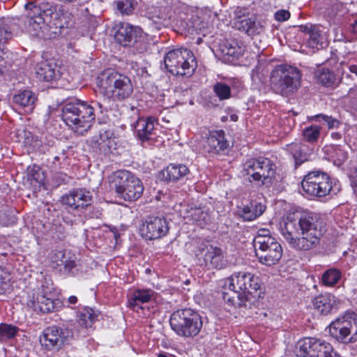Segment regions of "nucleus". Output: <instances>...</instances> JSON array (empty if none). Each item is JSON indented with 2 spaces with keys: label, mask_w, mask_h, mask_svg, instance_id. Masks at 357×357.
I'll list each match as a JSON object with an SVG mask.
<instances>
[{
  "label": "nucleus",
  "mask_w": 357,
  "mask_h": 357,
  "mask_svg": "<svg viewBox=\"0 0 357 357\" xmlns=\"http://www.w3.org/2000/svg\"><path fill=\"white\" fill-rule=\"evenodd\" d=\"M325 231L324 221L314 213L288 216L281 227L283 237L296 250L306 251L316 248Z\"/></svg>",
  "instance_id": "f257e3e1"
},
{
  "label": "nucleus",
  "mask_w": 357,
  "mask_h": 357,
  "mask_svg": "<svg viewBox=\"0 0 357 357\" xmlns=\"http://www.w3.org/2000/svg\"><path fill=\"white\" fill-rule=\"evenodd\" d=\"M25 9L26 15L20 21L24 23V29L33 36L48 38L57 33L58 28L63 27V10L54 2H41L38 5L29 2Z\"/></svg>",
  "instance_id": "f03ea898"
},
{
  "label": "nucleus",
  "mask_w": 357,
  "mask_h": 357,
  "mask_svg": "<svg viewBox=\"0 0 357 357\" xmlns=\"http://www.w3.org/2000/svg\"><path fill=\"white\" fill-rule=\"evenodd\" d=\"M98 85L104 96L117 102L128 100L134 91L131 79L112 68L105 70L100 74Z\"/></svg>",
  "instance_id": "7ed1b4c3"
},
{
  "label": "nucleus",
  "mask_w": 357,
  "mask_h": 357,
  "mask_svg": "<svg viewBox=\"0 0 357 357\" xmlns=\"http://www.w3.org/2000/svg\"><path fill=\"white\" fill-rule=\"evenodd\" d=\"M62 118L73 130L83 135L90 129L95 120L94 108L86 102L71 100L65 103Z\"/></svg>",
  "instance_id": "20e7f679"
},
{
  "label": "nucleus",
  "mask_w": 357,
  "mask_h": 357,
  "mask_svg": "<svg viewBox=\"0 0 357 357\" xmlns=\"http://www.w3.org/2000/svg\"><path fill=\"white\" fill-rule=\"evenodd\" d=\"M302 74L299 69L289 65H278L271 73L273 90L282 96L295 93L301 86Z\"/></svg>",
  "instance_id": "39448f33"
},
{
  "label": "nucleus",
  "mask_w": 357,
  "mask_h": 357,
  "mask_svg": "<svg viewBox=\"0 0 357 357\" xmlns=\"http://www.w3.org/2000/svg\"><path fill=\"white\" fill-rule=\"evenodd\" d=\"M172 329L183 337H194L200 332L203 323L200 315L186 308L174 312L169 319Z\"/></svg>",
  "instance_id": "423d86ee"
},
{
  "label": "nucleus",
  "mask_w": 357,
  "mask_h": 357,
  "mask_svg": "<svg viewBox=\"0 0 357 357\" xmlns=\"http://www.w3.org/2000/svg\"><path fill=\"white\" fill-rule=\"evenodd\" d=\"M110 183L111 188L114 190L117 196L126 201L138 199L144 191L142 181L126 170H119L114 173Z\"/></svg>",
  "instance_id": "0eeeda50"
},
{
  "label": "nucleus",
  "mask_w": 357,
  "mask_h": 357,
  "mask_svg": "<svg viewBox=\"0 0 357 357\" xmlns=\"http://www.w3.org/2000/svg\"><path fill=\"white\" fill-rule=\"evenodd\" d=\"M165 68L173 75L191 76L197 68L193 53L186 48L169 51L164 57Z\"/></svg>",
  "instance_id": "6e6552de"
},
{
  "label": "nucleus",
  "mask_w": 357,
  "mask_h": 357,
  "mask_svg": "<svg viewBox=\"0 0 357 357\" xmlns=\"http://www.w3.org/2000/svg\"><path fill=\"white\" fill-rule=\"evenodd\" d=\"M303 190L309 195L324 197L328 195H335L340 190L335 183L332 185L328 174L320 171H313L305 175L301 183Z\"/></svg>",
  "instance_id": "1a4fd4ad"
},
{
  "label": "nucleus",
  "mask_w": 357,
  "mask_h": 357,
  "mask_svg": "<svg viewBox=\"0 0 357 357\" xmlns=\"http://www.w3.org/2000/svg\"><path fill=\"white\" fill-rule=\"evenodd\" d=\"M243 171L250 181H254L269 186L275 178L276 167L268 158L250 159L245 162Z\"/></svg>",
  "instance_id": "9d476101"
},
{
  "label": "nucleus",
  "mask_w": 357,
  "mask_h": 357,
  "mask_svg": "<svg viewBox=\"0 0 357 357\" xmlns=\"http://www.w3.org/2000/svg\"><path fill=\"white\" fill-rule=\"evenodd\" d=\"M114 38L124 47H134L138 53H142L147 49L142 29L129 23L121 22L117 26Z\"/></svg>",
  "instance_id": "9b49d317"
},
{
  "label": "nucleus",
  "mask_w": 357,
  "mask_h": 357,
  "mask_svg": "<svg viewBox=\"0 0 357 357\" xmlns=\"http://www.w3.org/2000/svg\"><path fill=\"white\" fill-rule=\"evenodd\" d=\"M254 248L259 261L267 266L276 264L282 256V248L274 237L257 238Z\"/></svg>",
  "instance_id": "f8f14e48"
},
{
  "label": "nucleus",
  "mask_w": 357,
  "mask_h": 357,
  "mask_svg": "<svg viewBox=\"0 0 357 357\" xmlns=\"http://www.w3.org/2000/svg\"><path fill=\"white\" fill-rule=\"evenodd\" d=\"M300 357H333L331 344L317 337H305L298 342Z\"/></svg>",
  "instance_id": "ddd939ff"
},
{
  "label": "nucleus",
  "mask_w": 357,
  "mask_h": 357,
  "mask_svg": "<svg viewBox=\"0 0 357 357\" xmlns=\"http://www.w3.org/2000/svg\"><path fill=\"white\" fill-rule=\"evenodd\" d=\"M229 287L245 294L250 298L251 301L256 296H260L259 279L250 273L238 272L233 274L231 277Z\"/></svg>",
  "instance_id": "4468645a"
},
{
  "label": "nucleus",
  "mask_w": 357,
  "mask_h": 357,
  "mask_svg": "<svg viewBox=\"0 0 357 357\" xmlns=\"http://www.w3.org/2000/svg\"><path fill=\"white\" fill-rule=\"evenodd\" d=\"M72 336L73 333L68 328L52 326L44 330L40 342L47 350H59Z\"/></svg>",
  "instance_id": "2eb2a0df"
},
{
  "label": "nucleus",
  "mask_w": 357,
  "mask_h": 357,
  "mask_svg": "<svg viewBox=\"0 0 357 357\" xmlns=\"http://www.w3.org/2000/svg\"><path fill=\"white\" fill-rule=\"evenodd\" d=\"M139 231L146 240L159 239L168 233V222L165 218L149 216L143 222Z\"/></svg>",
  "instance_id": "dca6fc26"
},
{
  "label": "nucleus",
  "mask_w": 357,
  "mask_h": 357,
  "mask_svg": "<svg viewBox=\"0 0 357 357\" xmlns=\"http://www.w3.org/2000/svg\"><path fill=\"white\" fill-rule=\"evenodd\" d=\"M61 202L70 210L82 212L91 206L92 195L84 188H77L63 195Z\"/></svg>",
  "instance_id": "f3484780"
},
{
  "label": "nucleus",
  "mask_w": 357,
  "mask_h": 357,
  "mask_svg": "<svg viewBox=\"0 0 357 357\" xmlns=\"http://www.w3.org/2000/svg\"><path fill=\"white\" fill-rule=\"evenodd\" d=\"M357 324L354 313H347L343 317H338L331 323L329 333L332 337L342 342L350 341L348 337L351 334L353 324Z\"/></svg>",
  "instance_id": "a211bd4d"
},
{
  "label": "nucleus",
  "mask_w": 357,
  "mask_h": 357,
  "mask_svg": "<svg viewBox=\"0 0 357 357\" xmlns=\"http://www.w3.org/2000/svg\"><path fill=\"white\" fill-rule=\"evenodd\" d=\"M196 255H203L205 265L212 268L222 269L227 265V260L220 248L211 245H202L199 248V253Z\"/></svg>",
  "instance_id": "6ab92c4d"
},
{
  "label": "nucleus",
  "mask_w": 357,
  "mask_h": 357,
  "mask_svg": "<svg viewBox=\"0 0 357 357\" xmlns=\"http://www.w3.org/2000/svg\"><path fill=\"white\" fill-rule=\"evenodd\" d=\"M145 16L150 21L149 25L156 30H160L169 24V17L165 8L148 5Z\"/></svg>",
  "instance_id": "aec40b11"
},
{
  "label": "nucleus",
  "mask_w": 357,
  "mask_h": 357,
  "mask_svg": "<svg viewBox=\"0 0 357 357\" xmlns=\"http://www.w3.org/2000/svg\"><path fill=\"white\" fill-rule=\"evenodd\" d=\"M205 146L208 152L213 153H220L227 149L229 143L225 139V132L223 130H218L211 132L207 138Z\"/></svg>",
  "instance_id": "412c9836"
},
{
  "label": "nucleus",
  "mask_w": 357,
  "mask_h": 357,
  "mask_svg": "<svg viewBox=\"0 0 357 357\" xmlns=\"http://www.w3.org/2000/svg\"><path fill=\"white\" fill-rule=\"evenodd\" d=\"M154 118H140L135 126L136 132L139 139L142 142L152 140L155 137Z\"/></svg>",
  "instance_id": "4be33fe9"
},
{
  "label": "nucleus",
  "mask_w": 357,
  "mask_h": 357,
  "mask_svg": "<svg viewBox=\"0 0 357 357\" xmlns=\"http://www.w3.org/2000/svg\"><path fill=\"white\" fill-rule=\"evenodd\" d=\"M314 309L321 314L327 315L337 309L336 298L331 294L317 296L313 300Z\"/></svg>",
  "instance_id": "5701e85b"
},
{
  "label": "nucleus",
  "mask_w": 357,
  "mask_h": 357,
  "mask_svg": "<svg viewBox=\"0 0 357 357\" xmlns=\"http://www.w3.org/2000/svg\"><path fill=\"white\" fill-rule=\"evenodd\" d=\"M31 302V307L35 311H40L43 313L54 312L57 305L60 304L59 300H55L52 295L37 294L36 298Z\"/></svg>",
  "instance_id": "b1692460"
},
{
  "label": "nucleus",
  "mask_w": 357,
  "mask_h": 357,
  "mask_svg": "<svg viewBox=\"0 0 357 357\" xmlns=\"http://www.w3.org/2000/svg\"><path fill=\"white\" fill-rule=\"evenodd\" d=\"M231 292H222V298L227 303L236 307H244L250 308L254 303L250 298L245 294H241L238 291L230 287Z\"/></svg>",
  "instance_id": "393cba45"
},
{
  "label": "nucleus",
  "mask_w": 357,
  "mask_h": 357,
  "mask_svg": "<svg viewBox=\"0 0 357 357\" xmlns=\"http://www.w3.org/2000/svg\"><path fill=\"white\" fill-rule=\"evenodd\" d=\"M301 30L309 36L308 45L310 47L319 50L326 45L324 36L317 26L312 24L301 26Z\"/></svg>",
  "instance_id": "a878e982"
},
{
  "label": "nucleus",
  "mask_w": 357,
  "mask_h": 357,
  "mask_svg": "<svg viewBox=\"0 0 357 357\" xmlns=\"http://www.w3.org/2000/svg\"><path fill=\"white\" fill-rule=\"evenodd\" d=\"M13 100V102L23 109L24 112L30 113L35 107L37 97L31 91L24 90L15 94Z\"/></svg>",
  "instance_id": "bb28decb"
},
{
  "label": "nucleus",
  "mask_w": 357,
  "mask_h": 357,
  "mask_svg": "<svg viewBox=\"0 0 357 357\" xmlns=\"http://www.w3.org/2000/svg\"><path fill=\"white\" fill-rule=\"evenodd\" d=\"M189 173L188 167L182 164H170L160 172V177L166 181H176Z\"/></svg>",
  "instance_id": "cd10ccee"
},
{
  "label": "nucleus",
  "mask_w": 357,
  "mask_h": 357,
  "mask_svg": "<svg viewBox=\"0 0 357 357\" xmlns=\"http://www.w3.org/2000/svg\"><path fill=\"white\" fill-rule=\"evenodd\" d=\"M235 26L250 36L259 34L263 27L256 22L255 17L238 15L235 21Z\"/></svg>",
  "instance_id": "c85d7f7f"
},
{
  "label": "nucleus",
  "mask_w": 357,
  "mask_h": 357,
  "mask_svg": "<svg viewBox=\"0 0 357 357\" xmlns=\"http://www.w3.org/2000/svg\"><path fill=\"white\" fill-rule=\"evenodd\" d=\"M37 78L41 81L50 82L60 77L59 68L55 63L41 62L36 68Z\"/></svg>",
  "instance_id": "c756f323"
},
{
  "label": "nucleus",
  "mask_w": 357,
  "mask_h": 357,
  "mask_svg": "<svg viewBox=\"0 0 357 357\" xmlns=\"http://www.w3.org/2000/svg\"><path fill=\"white\" fill-rule=\"evenodd\" d=\"M112 135L109 130L100 131L98 136L91 139L90 144L95 151L107 153L110 151Z\"/></svg>",
  "instance_id": "7c9ffc66"
},
{
  "label": "nucleus",
  "mask_w": 357,
  "mask_h": 357,
  "mask_svg": "<svg viewBox=\"0 0 357 357\" xmlns=\"http://www.w3.org/2000/svg\"><path fill=\"white\" fill-rule=\"evenodd\" d=\"M220 50L224 56L237 59L244 53L245 47L241 41L231 39L227 40L220 46Z\"/></svg>",
  "instance_id": "2f4dec72"
},
{
  "label": "nucleus",
  "mask_w": 357,
  "mask_h": 357,
  "mask_svg": "<svg viewBox=\"0 0 357 357\" xmlns=\"http://www.w3.org/2000/svg\"><path fill=\"white\" fill-rule=\"evenodd\" d=\"M265 209L264 205L255 201L240 208L238 213L244 220L252 221L262 215Z\"/></svg>",
  "instance_id": "473e14b6"
},
{
  "label": "nucleus",
  "mask_w": 357,
  "mask_h": 357,
  "mask_svg": "<svg viewBox=\"0 0 357 357\" xmlns=\"http://www.w3.org/2000/svg\"><path fill=\"white\" fill-rule=\"evenodd\" d=\"M287 151L293 156L296 165L307 161L310 156L307 153V146L302 143L288 144L287 145Z\"/></svg>",
  "instance_id": "72a5a7b5"
},
{
  "label": "nucleus",
  "mask_w": 357,
  "mask_h": 357,
  "mask_svg": "<svg viewBox=\"0 0 357 357\" xmlns=\"http://www.w3.org/2000/svg\"><path fill=\"white\" fill-rule=\"evenodd\" d=\"M152 297V291L149 289L135 290L132 296L128 299V306L133 310H136L139 303H148Z\"/></svg>",
  "instance_id": "f704fd0d"
},
{
  "label": "nucleus",
  "mask_w": 357,
  "mask_h": 357,
  "mask_svg": "<svg viewBox=\"0 0 357 357\" xmlns=\"http://www.w3.org/2000/svg\"><path fill=\"white\" fill-rule=\"evenodd\" d=\"M98 314L92 308L84 307L80 312L77 322L79 326L85 328H91L93 323L97 320Z\"/></svg>",
  "instance_id": "c9c22d12"
},
{
  "label": "nucleus",
  "mask_w": 357,
  "mask_h": 357,
  "mask_svg": "<svg viewBox=\"0 0 357 357\" xmlns=\"http://www.w3.org/2000/svg\"><path fill=\"white\" fill-rule=\"evenodd\" d=\"M314 77L318 83L326 87L332 86L336 81L334 73L325 68L318 69L314 73Z\"/></svg>",
  "instance_id": "e433bc0d"
},
{
  "label": "nucleus",
  "mask_w": 357,
  "mask_h": 357,
  "mask_svg": "<svg viewBox=\"0 0 357 357\" xmlns=\"http://www.w3.org/2000/svg\"><path fill=\"white\" fill-rule=\"evenodd\" d=\"M8 19L0 20V51L13 36V30L10 26Z\"/></svg>",
  "instance_id": "4c0bfd02"
},
{
  "label": "nucleus",
  "mask_w": 357,
  "mask_h": 357,
  "mask_svg": "<svg viewBox=\"0 0 357 357\" xmlns=\"http://www.w3.org/2000/svg\"><path fill=\"white\" fill-rule=\"evenodd\" d=\"M341 276V272L338 269L330 268L323 273L321 281L324 285L332 287L338 282Z\"/></svg>",
  "instance_id": "58836bf2"
},
{
  "label": "nucleus",
  "mask_w": 357,
  "mask_h": 357,
  "mask_svg": "<svg viewBox=\"0 0 357 357\" xmlns=\"http://www.w3.org/2000/svg\"><path fill=\"white\" fill-rule=\"evenodd\" d=\"M321 127L316 125H311L303 130V139L309 143L317 142L320 136Z\"/></svg>",
  "instance_id": "ea45409f"
},
{
  "label": "nucleus",
  "mask_w": 357,
  "mask_h": 357,
  "mask_svg": "<svg viewBox=\"0 0 357 357\" xmlns=\"http://www.w3.org/2000/svg\"><path fill=\"white\" fill-rule=\"evenodd\" d=\"M331 149V158L335 165H341L347 158V153L340 146H333Z\"/></svg>",
  "instance_id": "a19ab883"
},
{
  "label": "nucleus",
  "mask_w": 357,
  "mask_h": 357,
  "mask_svg": "<svg viewBox=\"0 0 357 357\" xmlns=\"http://www.w3.org/2000/svg\"><path fill=\"white\" fill-rule=\"evenodd\" d=\"M213 91L220 100H226L231 96V89L225 83L218 82L213 86Z\"/></svg>",
  "instance_id": "79ce46f5"
},
{
  "label": "nucleus",
  "mask_w": 357,
  "mask_h": 357,
  "mask_svg": "<svg viewBox=\"0 0 357 357\" xmlns=\"http://www.w3.org/2000/svg\"><path fill=\"white\" fill-rule=\"evenodd\" d=\"M54 141L53 139H47V138L36 139L33 142V146L40 153L48 152L54 146Z\"/></svg>",
  "instance_id": "37998d69"
},
{
  "label": "nucleus",
  "mask_w": 357,
  "mask_h": 357,
  "mask_svg": "<svg viewBox=\"0 0 357 357\" xmlns=\"http://www.w3.org/2000/svg\"><path fill=\"white\" fill-rule=\"evenodd\" d=\"M18 328L12 325L2 324L0 326V340L4 341L15 336Z\"/></svg>",
  "instance_id": "c03bdc74"
},
{
  "label": "nucleus",
  "mask_w": 357,
  "mask_h": 357,
  "mask_svg": "<svg viewBox=\"0 0 357 357\" xmlns=\"http://www.w3.org/2000/svg\"><path fill=\"white\" fill-rule=\"evenodd\" d=\"M137 5L135 0H121L117 2V8L123 14L130 15Z\"/></svg>",
  "instance_id": "a18cd8bd"
},
{
  "label": "nucleus",
  "mask_w": 357,
  "mask_h": 357,
  "mask_svg": "<svg viewBox=\"0 0 357 357\" xmlns=\"http://www.w3.org/2000/svg\"><path fill=\"white\" fill-rule=\"evenodd\" d=\"M312 119L319 122H325L329 129L337 128L340 124V122L336 119L322 114L313 116Z\"/></svg>",
  "instance_id": "49530a36"
},
{
  "label": "nucleus",
  "mask_w": 357,
  "mask_h": 357,
  "mask_svg": "<svg viewBox=\"0 0 357 357\" xmlns=\"http://www.w3.org/2000/svg\"><path fill=\"white\" fill-rule=\"evenodd\" d=\"M50 258L53 263L57 266H61L64 262H66L68 257L63 250H54L52 251Z\"/></svg>",
  "instance_id": "de8ad7c7"
},
{
  "label": "nucleus",
  "mask_w": 357,
  "mask_h": 357,
  "mask_svg": "<svg viewBox=\"0 0 357 357\" xmlns=\"http://www.w3.org/2000/svg\"><path fill=\"white\" fill-rule=\"evenodd\" d=\"M9 275L0 268V295L4 294L10 289Z\"/></svg>",
  "instance_id": "09e8293b"
},
{
  "label": "nucleus",
  "mask_w": 357,
  "mask_h": 357,
  "mask_svg": "<svg viewBox=\"0 0 357 357\" xmlns=\"http://www.w3.org/2000/svg\"><path fill=\"white\" fill-rule=\"evenodd\" d=\"M54 290L53 283L50 279L45 278L39 289L38 294L52 295Z\"/></svg>",
  "instance_id": "8fccbe9b"
},
{
  "label": "nucleus",
  "mask_w": 357,
  "mask_h": 357,
  "mask_svg": "<svg viewBox=\"0 0 357 357\" xmlns=\"http://www.w3.org/2000/svg\"><path fill=\"white\" fill-rule=\"evenodd\" d=\"M64 272L66 274H72L75 275L77 272L76 269V264L74 260H72L70 259V257H68L66 259V262H64L63 264Z\"/></svg>",
  "instance_id": "3c124183"
},
{
  "label": "nucleus",
  "mask_w": 357,
  "mask_h": 357,
  "mask_svg": "<svg viewBox=\"0 0 357 357\" xmlns=\"http://www.w3.org/2000/svg\"><path fill=\"white\" fill-rule=\"evenodd\" d=\"M275 20L278 22H284L290 17V13L287 10H279L275 12Z\"/></svg>",
  "instance_id": "603ef678"
},
{
  "label": "nucleus",
  "mask_w": 357,
  "mask_h": 357,
  "mask_svg": "<svg viewBox=\"0 0 357 357\" xmlns=\"http://www.w3.org/2000/svg\"><path fill=\"white\" fill-rule=\"evenodd\" d=\"M1 223L3 225H9L15 222V218L13 215H8L4 211H0Z\"/></svg>",
  "instance_id": "864d4df0"
},
{
  "label": "nucleus",
  "mask_w": 357,
  "mask_h": 357,
  "mask_svg": "<svg viewBox=\"0 0 357 357\" xmlns=\"http://www.w3.org/2000/svg\"><path fill=\"white\" fill-rule=\"evenodd\" d=\"M350 176L354 192L357 195V165L351 168Z\"/></svg>",
  "instance_id": "5fc2aeb1"
},
{
  "label": "nucleus",
  "mask_w": 357,
  "mask_h": 357,
  "mask_svg": "<svg viewBox=\"0 0 357 357\" xmlns=\"http://www.w3.org/2000/svg\"><path fill=\"white\" fill-rule=\"evenodd\" d=\"M262 238V237H266V238H268V237H272L270 234H269V231L268 230H266V229H260L259 231H258V234L255 237L254 240H253V245H254V247H255V241L259 238Z\"/></svg>",
  "instance_id": "6e6d98bb"
},
{
  "label": "nucleus",
  "mask_w": 357,
  "mask_h": 357,
  "mask_svg": "<svg viewBox=\"0 0 357 357\" xmlns=\"http://www.w3.org/2000/svg\"><path fill=\"white\" fill-rule=\"evenodd\" d=\"M246 11L245 8H237L235 14H236V19L238 18V15H245V12Z\"/></svg>",
  "instance_id": "4d7b16f0"
},
{
  "label": "nucleus",
  "mask_w": 357,
  "mask_h": 357,
  "mask_svg": "<svg viewBox=\"0 0 357 357\" xmlns=\"http://www.w3.org/2000/svg\"><path fill=\"white\" fill-rule=\"evenodd\" d=\"M68 302L69 304H75L77 302V298L75 296H70L68 299Z\"/></svg>",
  "instance_id": "13d9d810"
},
{
  "label": "nucleus",
  "mask_w": 357,
  "mask_h": 357,
  "mask_svg": "<svg viewBox=\"0 0 357 357\" xmlns=\"http://www.w3.org/2000/svg\"><path fill=\"white\" fill-rule=\"evenodd\" d=\"M348 68L351 73H355L357 75V66L356 65H351L348 66Z\"/></svg>",
  "instance_id": "bf43d9fd"
},
{
  "label": "nucleus",
  "mask_w": 357,
  "mask_h": 357,
  "mask_svg": "<svg viewBox=\"0 0 357 357\" xmlns=\"http://www.w3.org/2000/svg\"><path fill=\"white\" fill-rule=\"evenodd\" d=\"M351 31L357 34V21H355L352 24H351Z\"/></svg>",
  "instance_id": "052dcab7"
},
{
  "label": "nucleus",
  "mask_w": 357,
  "mask_h": 357,
  "mask_svg": "<svg viewBox=\"0 0 357 357\" xmlns=\"http://www.w3.org/2000/svg\"><path fill=\"white\" fill-rule=\"evenodd\" d=\"M331 136L333 139H340L342 137L341 134L339 132H333L331 134Z\"/></svg>",
  "instance_id": "680f3d73"
},
{
  "label": "nucleus",
  "mask_w": 357,
  "mask_h": 357,
  "mask_svg": "<svg viewBox=\"0 0 357 357\" xmlns=\"http://www.w3.org/2000/svg\"><path fill=\"white\" fill-rule=\"evenodd\" d=\"M158 357H173V356L167 353H160L158 355Z\"/></svg>",
  "instance_id": "e2e57ef3"
},
{
  "label": "nucleus",
  "mask_w": 357,
  "mask_h": 357,
  "mask_svg": "<svg viewBox=\"0 0 357 357\" xmlns=\"http://www.w3.org/2000/svg\"><path fill=\"white\" fill-rule=\"evenodd\" d=\"M59 159L60 158L58 155L54 156L53 163H56V162H58Z\"/></svg>",
  "instance_id": "0e129e2a"
},
{
  "label": "nucleus",
  "mask_w": 357,
  "mask_h": 357,
  "mask_svg": "<svg viewBox=\"0 0 357 357\" xmlns=\"http://www.w3.org/2000/svg\"><path fill=\"white\" fill-rule=\"evenodd\" d=\"M198 213H202L203 214L202 211H200V209H196L195 210V215L198 214Z\"/></svg>",
  "instance_id": "69168bd1"
},
{
  "label": "nucleus",
  "mask_w": 357,
  "mask_h": 357,
  "mask_svg": "<svg viewBox=\"0 0 357 357\" xmlns=\"http://www.w3.org/2000/svg\"><path fill=\"white\" fill-rule=\"evenodd\" d=\"M97 105H98V107H99V108L100 109V112L102 113V105L100 103H97Z\"/></svg>",
  "instance_id": "338daca9"
},
{
  "label": "nucleus",
  "mask_w": 357,
  "mask_h": 357,
  "mask_svg": "<svg viewBox=\"0 0 357 357\" xmlns=\"http://www.w3.org/2000/svg\"><path fill=\"white\" fill-rule=\"evenodd\" d=\"M54 238H61L63 237V234H61V236H59L58 234L56 236H54Z\"/></svg>",
  "instance_id": "774afa93"
}]
</instances>
